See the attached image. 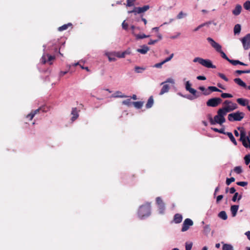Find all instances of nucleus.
<instances>
[{
    "label": "nucleus",
    "instance_id": "9",
    "mask_svg": "<svg viewBox=\"0 0 250 250\" xmlns=\"http://www.w3.org/2000/svg\"><path fill=\"white\" fill-rule=\"evenodd\" d=\"M222 102L220 98H213L209 99L207 102V105L210 107H216Z\"/></svg>",
    "mask_w": 250,
    "mask_h": 250
},
{
    "label": "nucleus",
    "instance_id": "2",
    "mask_svg": "<svg viewBox=\"0 0 250 250\" xmlns=\"http://www.w3.org/2000/svg\"><path fill=\"white\" fill-rule=\"evenodd\" d=\"M207 40L209 42L210 45L218 53H220L221 57L229 61V59L227 57L226 54L222 50V46L216 42L210 37H208Z\"/></svg>",
    "mask_w": 250,
    "mask_h": 250
},
{
    "label": "nucleus",
    "instance_id": "20",
    "mask_svg": "<svg viewBox=\"0 0 250 250\" xmlns=\"http://www.w3.org/2000/svg\"><path fill=\"white\" fill-rule=\"evenodd\" d=\"M242 10V6L240 4H237L232 11V13L235 16L239 15Z\"/></svg>",
    "mask_w": 250,
    "mask_h": 250
},
{
    "label": "nucleus",
    "instance_id": "3",
    "mask_svg": "<svg viewBox=\"0 0 250 250\" xmlns=\"http://www.w3.org/2000/svg\"><path fill=\"white\" fill-rule=\"evenodd\" d=\"M194 62H198L202 65L208 68H215L216 66L213 65L212 62L209 59H204L200 57H196L193 60Z\"/></svg>",
    "mask_w": 250,
    "mask_h": 250
},
{
    "label": "nucleus",
    "instance_id": "15",
    "mask_svg": "<svg viewBox=\"0 0 250 250\" xmlns=\"http://www.w3.org/2000/svg\"><path fill=\"white\" fill-rule=\"evenodd\" d=\"M71 114L72 115L71 120L72 121V122H74L79 117V114L77 108L76 107L72 108Z\"/></svg>",
    "mask_w": 250,
    "mask_h": 250
},
{
    "label": "nucleus",
    "instance_id": "50",
    "mask_svg": "<svg viewBox=\"0 0 250 250\" xmlns=\"http://www.w3.org/2000/svg\"><path fill=\"white\" fill-rule=\"evenodd\" d=\"M192 247V243H186V250H191Z\"/></svg>",
    "mask_w": 250,
    "mask_h": 250
},
{
    "label": "nucleus",
    "instance_id": "5",
    "mask_svg": "<svg viewBox=\"0 0 250 250\" xmlns=\"http://www.w3.org/2000/svg\"><path fill=\"white\" fill-rule=\"evenodd\" d=\"M226 115L220 109L217 111V114L213 118V125L216 124L221 125L226 122L225 116Z\"/></svg>",
    "mask_w": 250,
    "mask_h": 250
},
{
    "label": "nucleus",
    "instance_id": "1",
    "mask_svg": "<svg viewBox=\"0 0 250 250\" xmlns=\"http://www.w3.org/2000/svg\"><path fill=\"white\" fill-rule=\"evenodd\" d=\"M151 213V207L148 203H146L140 206L139 208L138 214L139 218L144 219L150 215Z\"/></svg>",
    "mask_w": 250,
    "mask_h": 250
},
{
    "label": "nucleus",
    "instance_id": "33",
    "mask_svg": "<svg viewBox=\"0 0 250 250\" xmlns=\"http://www.w3.org/2000/svg\"><path fill=\"white\" fill-rule=\"evenodd\" d=\"M132 104L136 108H137L138 109H140L142 107V106L144 104V103L142 102L138 101V102H134L132 103Z\"/></svg>",
    "mask_w": 250,
    "mask_h": 250
},
{
    "label": "nucleus",
    "instance_id": "35",
    "mask_svg": "<svg viewBox=\"0 0 250 250\" xmlns=\"http://www.w3.org/2000/svg\"><path fill=\"white\" fill-rule=\"evenodd\" d=\"M210 23V22H205V23H203L200 25H199L198 26H197L196 28H195L194 30H193V31L194 32H196L198 30H199L200 28H201L202 27L206 26V25H208Z\"/></svg>",
    "mask_w": 250,
    "mask_h": 250
},
{
    "label": "nucleus",
    "instance_id": "49",
    "mask_svg": "<svg viewBox=\"0 0 250 250\" xmlns=\"http://www.w3.org/2000/svg\"><path fill=\"white\" fill-rule=\"evenodd\" d=\"M135 0H127L126 5L129 7L133 6Z\"/></svg>",
    "mask_w": 250,
    "mask_h": 250
},
{
    "label": "nucleus",
    "instance_id": "41",
    "mask_svg": "<svg viewBox=\"0 0 250 250\" xmlns=\"http://www.w3.org/2000/svg\"><path fill=\"white\" fill-rule=\"evenodd\" d=\"M122 104L124 105H126L127 106H130L131 104V101L130 99H127L125 100L122 102Z\"/></svg>",
    "mask_w": 250,
    "mask_h": 250
},
{
    "label": "nucleus",
    "instance_id": "62",
    "mask_svg": "<svg viewBox=\"0 0 250 250\" xmlns=\"http://www.w3.org/2000/svg\"><path fill=\"white\" fill-rule=\"evenodd\" d=\"M108 60L110 62H112V61L114 62L116 61V59L115 58L112 57L111 56H108Z\"/></svg>",
    "mask_w": 250,
    "mask_h": 250
},
{
    "label": "nucleus",
    "instance_id": "47",
    "mask_svg": "<svg viewBox=\"0 0 250 250\" xmlns=\"http://www.w3.org/2000/svg\"><path fill=\"white\" fill-rule=\"evenodd\" d=\"M218 75L226 82H228L229 81V79L225 76V75L224 74L219 73L218 74Z\"/></svg>",
    "mask_w": 250,
    "mask_h": 250
},
{
    "label": "nucleus",
    "instance_id": "39",
    "mask_svg": "<svg viewBox=\"0 0 250 250\" xmlns=\"http://www.w3.org/2000/svg\"><path fill=\"white\" fill-rule=\"evenodd\" d=\"M245 163L246 165H248L250 163V154L246 155L244 157Z\"/></svg>",
    "mask_w": 250,
    "mask_h": 250
},
{
    "label": "nucleus",
    "instance_id": "8",
    "mask_svg": "<svg viewBox=\"0 0 250 250\" xmlns=\"http://www.w3.org/2000/svg\"><path fill=\"white\" fill-rule=\"evenodd\" d=\"M149 8L148 5H145L143 7H135L131 11H129L128 12L129 13H134L135 15L137 14H141L146 11Z\"/></svg>",
    "mask_w": 250,
    "mask_h": 250
},
{
    "label": "nucleus",
    "instance_id": "51",
    "mask_svg": "<svg viewBox=\"0 0 250 250\" xmlns=\"http://www.w3.org/2000/svg\"><path fill=\"white\" fill-rule=\"evenodd\" d=\"M237 185L241 187H245L248 185L247 182H238L236 183Z\"/></svg>",
    "mask_w": 250,
    "mask_h": 250
},
{
    "label": "nucleus",
    "instance_id": "60",
    "mask_svg": "<svg viewBox=\"0 0 250 250\" xmlns=\"http://www.w3.org/2000/svg\"><path fill=\"white\" fill-rule=\"evenodd\" d=\"M210 94V91H208V89H206V90L203 92V94L204 95H208Z\"/></svg>",
    "mask_w": 250,
    "mask_h": 250
},
{
    "label": "nucleus",
    "instance_id": "40",
    "mask_svg": "<svg viewBox=\"0 0 250 250\" xmlns=\"http://www.w3.org/2000/svg\"><path fill=\"white\" fill-rule=\"evenodd\" d=\"M134 69L135 72L137 73H142L145 69V68L139 66H135Z\"/></svg>",
    "mask_w": 250,
    "mask_h": 250
},
{
    "label": "nucleus",
    "instance_id": "34",
    "mask_svg": "<svg viewBox=\"0 0 250 250\" xmlns=\"http://www.w3.org/2000/svg\"><path fill=\"white\" fill-rule=\"evenodd\" d=\"M211 129L216 132H218L220 133H222L223 134H226L227 132L225 131V129L224 128L221 129H218L217 128H211Z\"/></svg>",
    "mask_w": 250,
    "mask_h": 250
},
{
    "label": "nucleus",
    "instance_id": "56",
    "mask_svg": "<svg viewBox=\"0 0 250 250\" xmlns=\"http://www.w3.org/2000/svg\"><path fill=\"white\" fill-rule=\"evenodd\" d=\"M35 116L31 112L26 116V118L29 119L30 121L32 120Z\"/></svg>",
    "mask_w": 250,
    "mask_h": 250
},
{
    "label": "nucleus",
    "instance_id": "38",
    "mask_svg": "<svg viewBox=\"0 0 250 250\" xmlns=\"http://www.w3.org/2000/svg\"><path fill=\"white\" fill-rule=\"evenodd\" d=\"M233 170L237 174H240L243 171L242 167L240 166H237L235 167L233 169Z\"/></svg>",
    "mask_w": 250,
    "mask_h": 250
},
{
    "label": "nucleus",
    "instance_id": "16",
    "mask_svg": "<svg viewBox=\"0 0 250 250\" xmlns=\"http://www.w3.org/2000/svg\"><path fill=\"white\" fill-rule=\"evenodd\" d=\"M234 82L238 85L245 88H247L248 86L246 83L244 82L240 78H235L234 79Z\"/></svg>",
    "mask_w": 250,
    "mask_h": 250
},
{
    "label": "nucleus",
    "instance_id": "22",
    "mask_svg": "<svg viewBox=\"0 0 250 250\" xmlns=\"http://www.w3.org/2000/svg\"><path fill=\"white\" fill-rule=\"evenodd\" d=\"M72 24L71 23H68L67 24H63V25L58 28L59 31H62L63 30L67 29L69 27L72 28Z\"/></svg>",
    "mask_w": 250,
    "mask_h": 250
},
{
    "label": "nucleus",
    "instance_id": "7",
    "mask_svg": "<svg viewBox=\"0 0 250 250\" xmlns=\"http://www.w3.org/2000/svg\"><path fill=\"white\" fill-rule=\"evenodd\" d=\"M238 129L240 130V141L242 142L243 145L246 148L248 147V144L247 142V137L246 133L242 127H238Z\"/></svg>",
    "mask_w": 250,
    "mask_h": 250
},
{
    "label": "nucleus",
    "instance_id": "30",
    "mask_svg": "<svg viewBox=\"0 0 250 250\" xmlns=\"http://www.w3.org/2000/svg\"><path fill=\"white\" fill-rule=\"evenodd\" d=\"M45 106H42L39 108L38 109L32 111L31 113L35 116L36 114L39 113L40 111H42V112H45L46 110H45Z\"/></svg>",
    "mask_w": 250,
    "mask_h": 250
},
{
    "label": "nucleus",
    "instance_id": "13",
    "mask_svg": "<svg viewBox=\"0 0 250 250\" xmlns=\"http://www.w3.org/2000/svg\"><path fill=\"white\" fill-rule=\"evenodd\" d=\"M193 224V221L189 218H187L185 220L182 225L181 231L185 232L188 230L189 227Z\"/></svg>",
    "mask_w": 250,
    "mask_h": 250
},
{
    "label": "nucleus",
    "instance_id": "18",
    "mask_svg": "<svg viewBox=\"0 0 250 250\" xmlns=\"http://www.w3.org/2000/svg\"><path fill=\"white\" fill-rule=\"evenodd\" d=\"M237 102L241 105L245 106L249 104V100L244 98H238L237 99Z\"/></svg>",
    "mask_w": 250,
    "mask_h": 250
},
{
    "label": "nucleus",
    "instance_id": "45",
    "mask_svg": "<svg viewBox=\"0 0 250 250\" xmlns=\"http://www.w3.org/2000/svg\"><path fill=\"white\" fill-rule=\"evenodd\" d=\"M47 62H50V64H52L51 62L55 59V57L54 56L50 55L48 54H47Z\"/></svg>",
    "mask_w": 250,
    "mask_h": 250
},
{
    "label": "nucleus",
    "instance_id": "54",
    "mask_svg": "<svg viewBox=\"0 0 250 250\" xmlns=\"http://www.w3.org/2000/svg\"><path fill=\"white\" fill-rule=\"evenodd\" d=\"M184 15H186V14H184V13H183V12L182 11H181V12H180L178 14V15H177V18L178 19H182V18H183V16H184Z\"/></svg>",
    "mask_w": 250,
    "mask_h": 250
},
{
    "label": "nucleus",
    "instance_id": "42",
    "mask_svg": "<svg viewBox=\"0 0 250 250\" xmlns=\"http://www.w3.org/2000/svg\"><path fill=\"white\" fill-rule=\"evenodd\" d=\"M228 62L234 65H236L241 63V62L239 61V60H233L229 59Z\"/></svg>",
    "mask_w": 250,
    "mask_h": 250
},
{
    "label": "nucleus",
    "instance_id": "64",
    "mask_svg": "<svg viewBox=\"0 0 250 250\" xmlns=\"http://www.w3.org/2000/svg\"><path fill=\"white\" fill-rule=\"evenodd\" d=\"M247 142L249 143V145H248V147H249L250 148V140L249 137H247Z\"/></svg>",
    "mask_w": 250,
    "mask_h": 250
},
{
    "label": "nucleus",
    "instance_id": "24",
    "mask_svg": "<svg viewBox=\"0 0 250 250\" xmlns=\"http://www.w3.org/2000/svg\"><path fill=\"white\" fill-rule=\"evenodd\" d=\"M225 135H227L229 137L230 140L233 143V144L235 146L237 145V142L231 132H227Z\"/></svg>",
    "mask_w": 250,
    "mask_h": 250
},
{
    "label": "nucleus",
    "instance_id": "19",
    "mask_svg": "<svg viewBox=\"0 0 250 250\" xmlns=\"http://www.w3.org/2000/svg\"><path fill=\"white\" fill-rule=\"evenodd\" d=\"M182 215L179 213H176L174 216L173 221L176 224H179L182 221Z\"/></svg>",
    "mask_w": 250,
    "mask_h": 250
},
{
    "label": "nucleus",
    "instance_id": "10",
    "mask_svg": "<svg viewBox=\"0 0 250 250\" xmlns=\"http://www.w3.org/2000/svg\"><path fill=\"white\" fill-rule=\"evenodd\" d=\"M237 108V105L236 104L232 102L229 105H226L222 108H220V109L221 110L225 115H226L227 113L231 112L236 109Z\"/></svg>",
    "mask_w": 250,
    "mask_h": 250
},
{
    "label": "nucleus",
    "instance_id": "44",
    "mask_svg": "<svg viewBox=\"0 0 250 250\" xmlns=\"http://www.w3.org/2000/svg\"><path fill=\"white\" fill-rule=\"evenodd\" d=\"M135 36L137 39H142L149 37V36H146L144 34H137Z\"/></svg>",
    "mask_w": 250,
    "mask_h": 250
},
{
    "label": "nucleus",
    "instance_id": "11",
    "mask_svg": "<svg viewBox=\"0 0 250 250\" xmlns=\"http://www.w3.org/2000/svg\"><path fill=\"white\" fill-rule=\"evenodd\" d=\"M243 48L245 50L250 48V34H247L241 39Z\"/></svg>",
    "mask_w": 250,
    "mask_h": 250
},
{
    "label": "nucleus",
    "instance_id": "17",
    "mask_svg": "<svg viewBox=\"0 0 250 250\" xmlns=\"http://www.w3.org/2000/svg\"><path fill=\"white\" fill-rule=\"evenodd\" d=\"M174 56V54L172 53L168 57L165 59L163 61L161 62L157 63V68H160L162 67V65L165 63L166 62H169L170 61L172 58Z\"/></svg>",
    "mask_w": 250,
    "mask_h": 250
},
{
    "label": "nucleus",
    "instance_id": "25",
    "mask_svg": "<svg viewBox=\"0 0 250 250\" xmlns=\"http://www.w3.org/2000/svg\"><path fill=\"white\" fill-rule=\"evenodd\" d=\"M112 97L113 98H126L127 96L123 94L121 91H117L115 92L112 95Z\"/></svg>",
    "mask_w": 250,
    "mask_h": 250
},
{
    "label": "nucleus",
    "instance_id": "12",
    "mask_svg": "<svg viewBox=\"0 0 250 250\" xmlns=\"http://www.w3.org/2000/svg\"><path fill=\"white\" fill-rule=\"evenodd\" d=\"M166 209L165 204L160 197H157V210L160 214H163L165 213Z\"/></svg>",
    "mask_w": 250,
    "mask_h": 250
},
{
    "label": "nucleus",
    "instance_id": "46",
    "mask_svg": "<svg viewBox=\"0 0 250 250\" xmlns=\"http://www.w3.org/2000/svg\"><path fill=\"white\" fill-rule=\"evenodd\" d=\"M232 97L233 96L231 94L229 93H223L221 94V97L223 98H232Z\"/></svg>",
    "mask_w": 250,
    "mask_h": 250
},
{
    "label": "nucleus",
    "instance_id": "57",
    "mask_svg": "<svg viewBox=\"0 0 250 250\" xmlns=\"http://www.w3.org/2000/svg\"><path fill=\"white\" fill-rule=\"evenodd\" d=\"M223 198V195H218L216 198V202L218 203Z\"/></svg>",
    "mask_w": 250,
    "mask_h": 250
},
{
    "label": "nucleus",
    "instance_id": "32",
    "mask_svg": "<svg viewBox=\"0 0 250 250\" xmlns=\"http://www.w3.org/2000/svg\"><path fill=\"white\" fill-rule=\"evenodd\" d=\"M218 216L220 218L224 220H227L228 218V216L227 215L226 212L225 211H221V212H220L218 214Z\"/></svg>",
    "mask_w": 250,
    "mask_h": 250
},
{
    "label": "nucleus",
    "instance_id": "26",
    "mask_svg": "<svg viewBox=\"0 0 250 250\" xmlns=\"http://www.w3.org/2000/svg\"><path fill=\"white\" fill-rule=\"evenodd\" d=\"M148 50L149 48L147 46L144 45L142 46V48L137 49V51L142 54H145L147 53Z\"/></svg>",
    "mask_w": 250,
    "mask_h": 250
},
{
    "label": "nucleus",
    "instance_id": "31",
    "mask_svg": "<svg viewBox=\"0 0 250 250\" xmlns=\"http://www.w3.org/2000/svg\"><path fill=\"white\" fill-rule=\"evenodd\" d=\"M241 27L240 24H236L234 26V29H233L234 34L236 35V34H239L241 31Z\"/></svg>",
    "mask_w": 250,
    "mask_h": 250
},
{
    "label": "nucleus",
    "instance_id": "61",
    "mask_svg": "<svg viewBox=\"0 0 250 250\" xmlns=\"http://www.w3.org/2000/svg\"><path fill=\"white\" fill-rule=\"evenodd\" d=\"M235 73L239 74V75H240V74H244V70H237L235 71Z\"/></svg>",
    "mask_w": 250,
    "mask_h": 250
},
{
    "label": "nucleus",
    "instance_id": "6",
    "mask_svg": "<svg viewBox=\"0 0 250 250\" xmlns=\"http://www.w3.org/2000/svg\"><path fill=\"white\" fill-rule=\"evenodd\" d=\"M168 83H170L173 84L174 83V80L172 78H168L167 81L163 82L161 83V84L163 85V87L159 93L160 95H162L168 91L170 86Z\"/></svg>",
    "mask_w": 250,
    "mask_h": 250
},
{
    "label": "nucleus",
    "instance_id": "36",
    "mask_svg": "<svg viewBox=\"0 0 250 250\" xmlns=\"http://www.w3.org/2000/svg\"><path fill=\"white\" fill-rule=\"evenodd\" d=\"M208 89L210 90V92H221L222 91L221 90H220L219 89L217 88L215 86H208Z\"/></svg>",
    "mask_w": 250,
    "mask_h": 250
},
{
    "label": "nucleus",
    "instance_id": "55",
    "mask_svg": "<svg viewBox=\"0 0 250 250\" xmlns=\"http://www.w3.org/2000/svg\"><path fill=\"white\" fill-rule=\"evenodd\" d=\"M238 192H236L234 193L232 198V201L234 202H236V200H237V197L238 196Z\"/></svg>",
    "mask_w": 250,
    "mask_h": 250
},
{
    "label": "nucleus",
    "instance_id": "14",
    "mask_svg": "<svg viewBox=\"0 0 250 250\" xmlns=\"http://www.w3.org/2000/svg\"><path fill=\"white\" fill-rule=\"evenodd\" d=\"M185 88L187 91H188L194 96L195 98L199 97L200 95L197 94V91L191 87V84L189 81L186 82Z\"/></svg>",
    "mask_w": 250,
    "mask_h": 250
},
{
    "label": "nucleus",
    "instance_id": "63",
    "mask_svg": "<svg viewBox=\"0 0 250 250\" xmlns=\"http://www.w3.org/2000/svg\"><path fill=\"white\" fill-rule=\"evenodd\" d=\"M245 234L247 235L248 238L250 240V231H248L245 233Z\"/></svg>",
    "mask_w": 250,
    "mask_h": 250
},
{
    "label": "nucleus",
    "instance_id": "29",
    "mask_svg": "<svg viewBox=\"0 0 250 250\" xmlns=\"http://www.w3.org/2000/svg\"><path fill=\"white\" fill-rule=\"evenodd\" d=\"M222 250H234L233 246L230 244H224Z\"/></svg>",
    "mask_w": 250,
    "mask_h": 250
},
{
    "label": "nucleus",
    "instance_id": "48",
    "mask_svg": "<svg viewBox=\"0 0 250 250\" xmlns=\"http://www.w3.org/2000/svg\"><path fill=\"white\" fill-rule=\"evenodd\" d=\"M42 62L45 64L47 62V54L43 55L41 59Z\"/></svg>",
    "mask_w": 250,
    "mask_h": 250
},
{
    "label": "nucleus",
    "instance_id": "58",
    "mask_svg": "<svg viewBox=\"0 0 250 250\" xmlns=\"http://www.w3.org/2000/svg\"><path fill=\"white\" fill-rule=\"evenodd\" d=\"M235 191H236V189L234 188L231 187L229 188V193L230 194L235 193H236Z\"/></svg>",
    "mask_w": 250,
    "mask_h": 250
},
{
    "label": "nucleus",
    "instance_id": "53",
    "mask_svg": "<svg viewBox=\"0 0 250 250\" xmlns=\"http://www.w3.org/2000/svg\"><path fill=\"white\" fill-rule=\"evenodd\" d=\"M208 117L210 124L212 125H213V118H212L211 115L210 114H208Z\"/></svg>",
    "mask_w": 250,
    "mask_h": 250
},
{
    "label": "nucleus",
    "instance_id": "28",
    "mask_svg": "<svg viewBox=\"0 0 250 250\" xmlns=\"http://www.w3.org/2000/svg\"><path fill=\"white\" fill-rule=\"evenodd\" d=\"M154 101L153 98L152 96H150L149 99H148V101L147 102V103L146 104V107L147 108H150L152 105L153 104Z\"/></svg>",
    "mask_w": 250,
    "mask_h": 250
},
{
    "label": "nucleus",
    "instance_id": "52",
    "mask_svg": "<svg viewBox=\"0 0 250 250\" xmlns=\"http://www.w3.org/2000/svg\"><path fill=\"white\" fill-rule=\"evenodd\" d=\"M122 27L125 30H127L128 29V23L125 22V21H124L123 23H122Z\"/></svg>",
    "mask_w": 250,
    "mask_h": 250
},
{
    "label": "nucleus",
    "instance_id": "27",
    "mask_svg": "<svg viewBox=\"0 0 250 250\" xmlns=\"http://www.w3.org/2000/svg\"><path fill=\"white\" fill-rule=\"evenodd\" d=\"M211 229L209 225H206L203 227V233L208 235L210 232Z\"/></svg>",
    "mask_w": 250,
    "mask_h": 250
},
{
    "label": "nucleus",
    "instance_id": "21",
    "mask_svg": "<svg viewBox=\"0 0 250 250\" xmlns=\"http://www.w3.org/2000/svg\"><path fill=\"white\" fill-rule=\"evenodd\" d=\"M239 208L238 205H232L230 207V211L233 217H235L236 215L237 212Z\"/></svg>",
    "mask_w": 250,
    "mask_h": 250
},
{
    "label": "nucleus",
    "instance_id": "4",
    "mask_svg": "<svg viewBox=\"0 0 250 250\" xmlns=\"http://www.w3.org/2000/svg\"><path fill=\"white\" fill-rule=\"evenodd\" d=\"M245 117V113L243 112L237 111L229 114L228 118L230 122L240 121Z\"/></svg>",
    "mask_w": 250,
    "mask_h": 250
},
{
    "label": "nucleus",
    "instance_id": "43",
    "mask_svg": "<svg viewBox=\"0 0 250 250\" xmlns=\"http://www.w3.org/2000/svg\"><path fill=\"white\" fill-rule=\"evenodd\" d=\"M235 181V178L234 177H231L230 178H227L226 183V184L229 186V185L231 183Z\"/></svg>",
    "mask_w": 250,
    "mask_h": 250
},
{
    "label": "nucleus",
    "instance_id": "23",
    "mask_svg": "<svg viewBox=\"0 0 250 250\" xmlns=\"http://www.w3.org/2000/svg\"><path fill=\"white\" fill-rule=\"evenodd\" d=\"M130 52L128 50L125 51L123 52H118L115 53V56L119 58H124L125 55L129 54Z\"/></svg>",
    "mask_w": 250,
    "mask_h": 250
},
{
    "label": "nucleus",
    "instance_id": "59",
    "mask_svg": "<svg viewBox=\"0 0 250 250\" xmlns=\"http://www.w3.org/2000/svg\"><path fill=\"white\" fill-rule=\"evenodd\" d=\"M197 79L199 80H206V77L204 76H198L197 77Z\"/></svg>",
    "mask_w": 250,
    "mask_h": 250
},
{
    "label": "nucleus",
    "instance_id": "37",
    "mask_svg": "<svg viewBox=\"0 0 250 250\" xmlns=\"http://www.w3.org/2000/svg\"><path fill=\"white\" fill-rule=\"evenodd\" d=\"M244 8L249 11H250V1H246L243 4Z\"/></svg>",
    "mask_w": 250,
    "mask_h": 250
}]
</instances>
